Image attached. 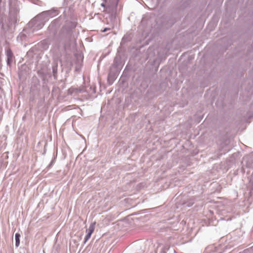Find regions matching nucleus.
<instances>
[{
    "instance_id": "f257e3e1",
    "label": "nucleus",
    "mask_w": 253,
    "mask_h": 253,
    "mask_svg": "<svg viewBox=\"0 0 253 253\" xmlns=\"http://www.w3.org/2000/svg\"><path fill=\"white\" fill-rule=\"evenodd\" d=\"M45 22V21L39 14L29 22L27 27L29 29L30 32H34L42 29Z\"/></svg>"
},
{
    "instance_id": "f03ea898",
    "label": "nucleus",
    "mask_w": 253,
    "mask_h": 253,
    "mask_svg": "<svg viewBox=\"0 0 253 253\" xmlns=\"http://www.w3.org/2000/svg\"><path fill=\"white\" fill-rule=\"evenodd\" d=\"M58 14V11L57 10L53 9L43 12L41 13L40 15L42 16V17L45 21V22H46L50 18L54 17Z\"/></svg>"
},
{
    "instance_id": "7ed1b4c3",
    "label": "nucleus",
    "mask_w": 253,
    "mask_h": 253,
    "mask_svg": "<svg viewBox=\"0 0 253 253\" xmlns=\"http://www.w3.org/2000/svg\"><path fill=\"white\" fill-rule=\"evenodd\" d=\"M6 55L7 57V64L10 66L13 59L12 53L10 49H7Z\"/></svg>"
},
{
    "instance_id": "20e7f679",
    "label": "nucleus",
    "mask_w": 253,
    "mask_h": 253,
    "mask_svg": "<svg viewBox=\"0 0 253 253\" xmlns=\"http://www.w3.org/2000/svg\"><path fill=\"white\" fill-rule=\"evenodd\" d=\"M20 234L16 233L15 235V246L18 247L20 245Z\"/></svg>"
},
{
    "instance_id": "39448f33",
    "label": "nucleus",
    "mask_w": 253,
    "mask_h": 253,
    "mask_svg": "<svg viewBox=\"0 0 253 253\" xmlns=\"http://www.w3.org/2000/svg\"><path fill=\"white\" fill-rule=\"evenodd\" d=\"M95 228V223H92L89 226L88 230H87V232L92 234Z\"/></svg>"
},
{
    "instance_id": "423d86ee",
    "label": "nucleus",
    "mask_w": 253,
    "mask_h": 253,
    "mask_svg": "<svg viewBox=\"0 0 253 253\" xmlns=\"http://www.w3.org/2000/svg\"><path fill=\"white\" fill-rule=\"evenodd\" d=\"M91 235V234L89 233L88 232L87 233V234L86 235L84 239V243L85 244L87 240L90 238V236Z\"/></svg>"
},
{
    "instance_id": "0eeeda50",
    "label": "nucleus",
    "mask_w": 253,
    "mask_h": 253,
    "mask_svg": "<svg viewBox=\"0 0 253 253\" xmlns=\"http://www.w3.org/2000/svg\"><path fill=\"white\" fill-rule=\"evenodd\" d=\"M110 30H111V28H105L103 30H102L101 32H106Z\"/></svg>"
},
{
    "instance_id": "6e6552de",
    "label": "nucleus",
    "mask_w": 253,
    "mask_h": 253,
    "mask_svg": "<svg viewBox=\"0 0 253 253\" xmlns=\"http://www.w3.org/2000/svg\"><path fill=\"white\" fill-rule=\"evenodd\" d=\"M101 5L103 7L105 6V4L103 3H101Z\"/></svg>"
},
{
    "instance_id": "1a4fd4ad",
    "label": "nucleus",
    "mask_w": 253,
    "mask_h": 253,
    "mask_svg": "<svg viewBox=\"0 0 253 253\" xmlns=\"http://www.w3.org/2000/svg\"><path fill=\"white\" fill-rule=\"evenodd\" d=\"M161 253H165V252H162Z\"/></svg>"
}]
</instances>
